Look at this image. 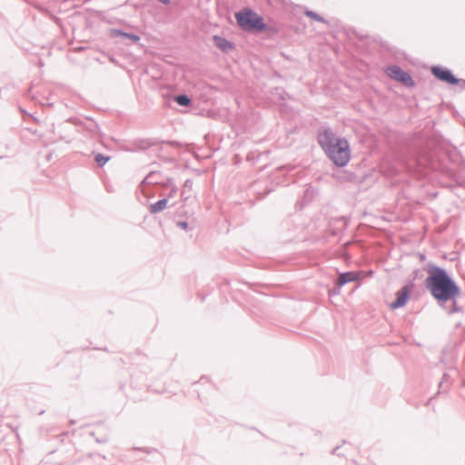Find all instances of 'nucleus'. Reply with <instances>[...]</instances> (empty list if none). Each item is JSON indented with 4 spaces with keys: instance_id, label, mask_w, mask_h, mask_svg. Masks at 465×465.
<instances>
[{
    "instance_id": "f257e3e1",
    "label": "nucleus",
    "mask_w": 465,
    "mask_h": 465,
    "mask_svg": "<svg viewBox=\"0 0 465 465\" xmlns=\"http://www.w3.org/2000/svg\"><path fill=\"white\" fill-rule=\"evenodd\" d=\"M318 143L336 166L343 167L350 162L349 142L345 138L337 136L331 129H323L318 134Z\"/></svg>"
},
{
    "instance_id": "f03ea898",
    "label": "nucleus",
    "mask_w": 465,
    "mask_h": 465,
    "mask_svg": "<svg viewBox=\"0 0 465 465\" xmlns=\"http://www.w3.org/2000/svg\"><path fill=\"white\" fill-rule=\"evenodd\" d=\"M427 287L434 298L448 301L459 294V289L441 270L435 271L427 279Z\"/></svg>"
},
{
    "instance_id": "7ed1b4c3",
    "label": "nucleus",
    "mask_w": 465,
    "mask_h": 465,
    "mask_svg": "<svg viewBox=\"0 0 465 465\" xmlns=\"http://www.w3.org/2000/svg\"><path fill=\"white\" fill-rule=\"evenodd\" d=\"M235 19L239 26L246 31H263L266 29L263 18L250 9H244L235 14Z\"/></svg>"
},
{
    "instance_id": "20e7f679",
    "label": "nucleus",
    "mask_w": 465,
    "mask_h": 465,
    "mask_svg": "<svg viewBox=\"0 0 465 465\" xmlns=\"http://www.w3.org/2000/svg\"><path fill=\"white\" fill-rule=\"evenodd\" d=\"M387 74L396 80V81H399L401 82V84H403L404 85L406 86H412L413 85V81L411 77V75L404 72L403 70H401L400 67L398 66H391L387 69Z\"/></svg>"
},
{
    "instance_id": "39448f33",
    "label": "nucleus",
    "mask_w": 465,
    "mask_h": 465,
    "mask_svg": "<svg viewBox=\"0 0 465 465\" xmlns=\"http://www.w3.org/2000/svg\"><path fill=\"white\" fill-rule=\"evenodd\" d=\"M431 71L437 78L444 82H447L449 84L457 83V79L451 74L450 71L447 69H443L440 67H433Z\"/></svg>"
},
{
    "instance_id": "423d86ee",
    "label": "nucleus",
    "mask_w": 465,
    "mask_h": 465,
    "mask_svg": "<svg viewBox=\"0 0 465 465\" xmlns=\"http://www.w3.org/2000/svg\"><path fill=\"white\" fill-rule=\"evenodd\" d=\"M363 276H364L363 272H349L341 273L339 275V278L337 281V285L342 286L343 284H345L347 282L357 281V280L362 278Z\"/></svg>"
},
{
    "instance_id": "0eeeda50",
    "label": "nucleus",
    "mask_w": 465,
    "mask_h": 465,
    "mask_svg": "<svg viewBox=\"0 0 465 465\" xmlns=\"http://www.w3.org/2000/svg\"><path fill=\"white\" fill-rule=\"evenodd\" d=\"M409 296V290L407 287L402 288L397 292V299L394 302L390 304L391 309H397L402 307L407 302Z\"/></svg>"
},
{
    "instance_id": "6e6552de",
    "label": "nucleus",
    "mask_w": 465,
    "mask_h": 465,
    "mask_svg": "<svg viewBox=\"0 0 465 465\" xmlns=\"http://www.w3.org/2000/svg\"><path fill=\"white\" fill-rule=\"evenodd\" d=\"M213 41L215 45L223 52H227L233 49V45L227 41L225 38L215 35L213 37Z\"/></svg>"
},
{
    "instance_id": "1a4fd4ad",
    "label": "nucleus",
    "mask_w": 465,
    "mask_h": 465,
    "mask_svg": "<svg viewBox=\"0 0 465 465\" xmlns=\"http://www.w3.org/2000/svg\"><path fill=\"white\" fill-rule=\"evenodd\" d=\"M168 201L166 199L160 200L150 205V212L152 213H157L162 212L167 207Z\"/></svg>"
},
{
    "instance_id": "9d476101",
    "label": "nucleus",
    "mask_w": 465,
    "mask_h": 465,
    "mask_svg": "<svg viewBox=\"0 0 465 465\" xmlns=\"http://www.w3.org/2000/svg\"><path fill=\"white\" fill-rule=\"evenodd\" d=\"M113 35H120V36H124V37H126L134 42H138L140 40V37L136 35H132V34H127V33H124V32H122V31H119V30H114L113 32Z\"/></svg>"
},
{
    "instance_id": "9b49d317",
    "label": "nucleus",
    "mask_w": 465,
    "mask_h": 465,
    "mask_svg": "<svg viewBox=\"0 0 465 465\" xmlns=\"http://www.w3.org/2000/svg\"><path fill=\"white\" fill-rule=\"evenodd\" d=\"M175 101L180 105L187 106L190 104V99L186 95H178L175 97Z\"/></svg>"
},
{
    "instance_id": "f8f14e48",
    "label": "nucleus",
    "mask_w": 465,
    "mask_h": 465,
    "mask_svg": "<svg viewBox=\"0 0 465 465\" xmlns=\"http://www.w3.org/2000/svg\"><path fill=\"white\" fill-rule=\"evenodd\" d=\"M110 160V157L108 156H104L103 154H97L95 156V161L96 163L99 164V165H104V163H106L108 161Z\"/></svg>"
},
{
    "instance_id": "ddd939ff",
    "label": "nucleus",
    "mask_w": 465,
    "mask_h": 465,
    "mask_svg": "<svg viewBox=\"0 0 465 465\" xmlns=\"http://www.w3.org/2000/svg\"><path fill=\"white\" fill-rule=\"evenodd\" d=\"M178 226H180L182 229L186 230L188 228V224L185 222H180L178 223Z\"/></svg>"
},
{
    "instance_id": "4468645a",
    "label": "nucleus",
    "mask_w": 465,
    "mask_h": 465,
    "mask_svg": "<svg viewBox=\"0 0 465 465\" xmlns=\"http://www.w3.org/2000/svg\"><path fill=\"white\" fill-rule=\"evenodd\" d=\"M160 1L164 3V4H168L169 3V0H160Z\"/></svg>"
},
{
    "instance_id": "2eb2a0df",
    "label": "nucleus",
    "mask_w": 465,
    "mask_h": 465,
    "mask_svg": "<svg viewBox=\"0 0 465 465\" xmlns=\"http://www.w3.org/2000/svg\"><path fill=\"white\" fill-rule=\"evenodd\" d=\"M308 15H310V16H312V17H316V15H312V14H311V13H308Z\"/></svg>"
}]
</instances>
